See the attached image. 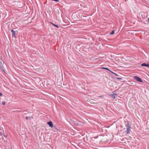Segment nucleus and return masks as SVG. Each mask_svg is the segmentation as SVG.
<instances>
[{"mask_svg": "<svg viewBox=\"0 0 149 149\" xmlns=\"http://www.w3.org/2000/svg\"><path fill=\"white\" fill-rule=\"evenodd\" d=\"M115 95L117 96V95L116 94L113 93L111 95V96L113 99H115Z\"/></svg>", "mask_w": 149, "mask_h": 149, "instance_id": "423d86ee", "label": "nucleus"}, {"mask_svg": "<svg viewBox=\"0 0 149 149\" xmlns=\"http://www.w3.org/2000/svg\"><path fill=\"white\" fill-rule=\"evenodd\" d=\"M54 26L57 28H59V26H58V25H56V24H55L54 25Z\"/></svg>", "mask_w": 149, "mask_h": 149, "instance_id": "9d476101", "label": "nucleus"}, {"mask_svg": "<svg viewBox=\"0 0 149 149\" xmlns=\"http://www.w3.org/2000/svg\"><path fill=\"white\" fill-rule=\"evenodd\" d=\"M10 31L12 32V36L14 37L15 38H16V37L15 36V33L16 32L17 33V31H15L13 29L10 30Z\"/></svg>", "mask_w": 149, "mask_h": 149, "instance_id": "7ed1b4c3", "label": "nucleus"}, {"mask_svg": "<svg viewBox=\"0 0 149 149\" xmlns=\"http://www.w3.org/2000/svg\"><path fill=\"white\" fill-rule=\"evenodd\" d=\"M53 127H54V128H55V129H56V128L55 126H54Z\"/></svg>", "mask_w": 149, "mask_h": 149, "instance_id": "6ab92c4d", "label": "nucleus"}, {"mask_svg": "<svg viewBox=\"0 0 149 149\" xmlns=\"http://www.w3.org/2000/svg\"><path fill=\"white\" fill-rule=\"evenodd\" d=\"M142 66H145L149 68V64L146 63H143L141 64Z\"/></svg>", "mask_w": 149, "mask_h": 149, "instance_id": "39448f33", "label": "nucleus"}, {"mask_svg": "<svg viewBox=\"0 0 149 149\" xmlns=\"http://www.w3.org/2000/svg\"><path fill=\"white\" fill-rule=\"evenodd\" d=\"M50 23L52 24L53 26H54V25H55V24H54L53 23H52V22H50Z\"/></svg>", "mask_w": 149, "mask_h": 149, "instance_id": "4468645a", "label": "nucleus"}, {"mask_svg": "<svg viewBox=\"0 0 149 149\" xmlns=\"http://www.w3.org/2000/svg\"><path fill=\"white\" fill-rule=\"evenodd\" d=\"M116 79H119V80H121L122 79V77H117Z\"/></svg>", "mask_w": 149, "mask_h": 149, "instance_id": "9b49d317", "label": "nucleus"}, {"mask_svg": "<svg viewBox=\"0 0 149 149\" xmlns=\"http://www.w3.org/2000/svg\"><path fill=\"white\" fill-rule=\"evenodd\" d=\"M3 95L2 93L1 92H0V96H2Z\"/></svg>", "mask_w": 149, "mask_h": 149, "instance_id": "dca6fc26", "label": "nucleus"}, {"mask_svg": "<svg viewBox=\"0 0 149 149\" xmlns=\"http://www.w3.org/2000/svg\"><path fill=\"white\" fill-rule=\"evenodd\" d=\"M4 136L5 137H7L6 136H5V135H4Z\"/></svg>", "mask_w": 149, "mask_h": 149, "instance_id": "aec40b11", "label": "nucleus"}, {"mask_svg": "<svg viewBox=\"0 0 149 149\" xmlns=\"http://www.w3.org/2000/svg\"><path fill=\"white\" fill-rule=\"evenodd\" d=\"M3 65L1 62L0 61V68L1 69H2Z\"/></svg>", "mask_w": 149, "mask_h": 149, "instance_id": "1a4fd4ad", "label": "nucleus"}, {"mask_svg": "<svg viewBox=\"0 0 149 149\" xmlns=\"http://www.w3.org/2000/svg\"><path fill=\"white\" fill-rule=\"evenodd\" d=\"M114 33V30H113L109 34L110 35H113Z\"/></svg>", "mask_w": 149, "mask_h": 149, "instance_id": "6e6552de", "label": "nucleus"}, {"mask_svg": "<svg viewBox=\"0 0 149 149\" xmlns=\"http://www.w3.org/2000/svg\"><path fill=\"white\" fill-rule=\"evenodd\" d=\"M47 124L49 125L50 127H53V124L52 121H50L47 122Z\"/></svg>", "mask_w": 149, "mask_h": 149, "instance_id": "20e7f679", "label": "nucleus"}, {"mask_svg": "<svg viewBox=\"0 0 149 149\" xmlns=\"http://www.w3.org/2000/svg\"><path fill=\"white\" fill-rule=\"evenodd\" d=\"M134 79L140 82H143V81L142 79L140 77L137 76H134Z\"/></svg>", "mask_w": 149, "mask_h": 149, "instance_id": "f03ea898", "label": "nucleus"}, {"mask_svg": "<svg viewBox=\"0 0 149 149\" xmlns=\"http://www.w3.org/2000/svg\"><path fill=\"white\" fill-rule=\"evenodd\" d=\"M6 104L5 102L4 101H3L2 103V104L3 105H5Z\"/></svg>", "mask_w": 149, "mask_h": 149, "instance_id": "f8f14e48", "label": "nucleus"}, {"mask_svg": "<svg viewBox=\"0 0 149 149\" xmlns=\"http://www.w3.org/2000/svg\"><path fill=\"white\" fill-rule=\"evenodd\" d=\"M114 74H115L116 76H118V74H117L116 73H114Z\"/></svg>", "mask_w": 149, "mask_h": 149, "instance_id": "f3484780", "label": "nucleus"}, {"mask_svg": "<svg viewBox=\"0 0 149 149\" xmlns=\"http://www.w3.org/2000/svg\"><path fill=\"white\" fill-rule=\"evenodd\" d=\"M0 135L1 136L2 135H3V134L1 132H0Z\"/></svg>", "mask_w": 149, "mask_h": 149, "instance_id": "a211bd4d", "label": "nucleus"}, {"mask_svg": "<svg viewBox=\"0 0 149 149\" xmlns=\"http://www.w3.org/2000/svg\"><path fill=\"white\" fill-rule=\"evenodd\" d=\"M30 118V117H28V116H26V120H28L29 119V118Z\"/></svg>", "mask_w": 149, "mask_h": 149, "instance_id": "ddd939ff", "label": "nucleus"}, {"mask_svg": "<svg viewBox=\"0 0 149 149\" xmlns=\"http://www.w3.org/2000/svg\"><path fill=\"white\" fill-rule=\"evenodd\" d=\"M126 130L125 131V132L126 134H130V126L129 123L126 125Z\"/></svg>", "mask_w": 149, "mask_h": 149, "instance_id": "f257e3e1", "label": "nucleus"}, {"mask_svg": "<svg viewBox=\"0 0 149 149\" xmlns=\"http://www.w3.org/2000/svg\"><path fill=\"white\" fill-rule=\"evenodd\" d=\"M109 72H110L111 73H112V74H114V73L112 71H111V70H110V71H109Z\"/></svg>", "mask_w": 149, "mask_h": 149, "instance_id": "2eb2a0df", "label": "nucleus"}, {"mask_svg": "<svg viewBox=\"0 0 149 149\" xmlns=\"http://www.w3.org/2000/svg\"><path fill=\"white\" fill-rule=\"evenodd\" d=\"M101 69H105V70H107L108 71H110V70L108 68H107L102 67Z\"/></svg>", "mask_w": 149, "mask_h": 149, "instance_id": "0eeeda50", "label": "nucleus"}]
</instances>
